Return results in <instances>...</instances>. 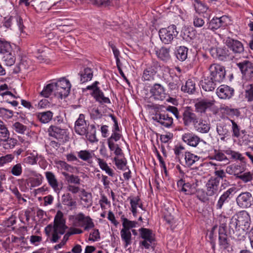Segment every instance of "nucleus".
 Listing matches in <instances>:
<instances>
[{
    "mask_svg": "<svg viewBox=\"0 0 253 253\" xmlns=\"http://www.w3.org/2000/svg\"><path fill=\"white\" fill-rule=\"evenodd\" d=\"M238 205L242 208H247L252 205L253 201L252 194L250 192L241 193L236 199Z\"/></svg>",
    "mask_w": 253,
    "mask_h": 253,
    "instance_id": "14",
    "label": "nucleus"
},
{
    "mask_svg": "<svg viewBox=\"0 0 253 253\" xmlns=\"http://www.w3.org/2000/svg\"><path fill=\"white\" fill-rule=\"evenodd\" d=\"M121 236L122 240L125 242V248L131 244V234L130 231L122 229L121 230Z\"/></svg>",
    "mask_w": 253,
    "mask_h": 253,
    "instance_id": "36",
    "label": "nucleus"
},
{
    "mask_svg": "<svg viewBox=\"0 0 253 253\" xmlns=\"http://www.w3.org/2000/svg\"><path fill=\"white\" fill-rule=\"evenodd\" d=\"M38 157L34 154H31L24 159V162L29 165H35L37 163Z\"/></svg>",
    "mask_w": 253,
    "mask_h": 253,
    "instance_id": "57",
    "label": "nucleus"
},
{
    "mask_svg": "<svg viewBox=\"0 0 253 253\" xmlns=\"http://www.w3.org/2000/svg\"><path fill=\"white\" fill-rule=\"evenodd\" d=\"M93 96L96 101L101 103H110L109 98L105 97L103 92L99 88H96L95 90H94Z\"/></svg>",
    "mask_w": 253,
    "mask_h": 253,
    "instance_id": "29",
    "label": "nucleus"
},
{
    "mask_svg": "<svg viewBox=\"0 0 253 253\" xmlns=\"http://www.w3.org/2000/svg\"><path fill=\"white\" fill-rule=\"evenodd\" d=\"M216 131L218 134L221 136H225L228 132L226 126L220 124L217 126Z\"/></svg>",
    "mask_w": 253,
    "mask_h": 253,
    "instance_id": "64",
    "label": "nucleus"
},
{
    "mask_svg": "<svg viewBox=\"0 0 253 253\" xmlns=\"http://www.w3.org/2000/svg\"><path fill=\"white\" fill-rule=\"evenodd\" d=\"M88 127L89 125L86 124L84 119V115L82 114H80L75 124L74 129L75 132L80 135H84L86 133Z\"/></svg>",
    "mask_w": 253,
    "mask_h": 253,
    "instance_id": "12",
    "label": "nucleus"
},
{
    "mask_svg": "<svg viewBox=\"0 0 253 253\" xmlns=\"http://www.w3.org/2000/svg\"><path fill=\"white\" fill-rule=\"evenodd\" d=\"M183 123L185 126H189L198 122V118L190 107H187L182 113Z\"/></svg>",
    "mask_w": 253,
    "mask_h": 253,
    "instance_id": "8",
    "label": "nucleus"
},
{
    "mask_svg": "<svg viewBox=\"0 0 253 253\" xmlns=\"http://www.w3.org/2000/svg\"><path fill=\"white\" fill-rule=\"evenodd\" d=\"M182 140L190 146L196 147L202 141L201 138L192 132H186L182 136Z\"/></svg>",
    "mask_w": 253,
    "mask_h": 253,
    "instance_id": "16",
    "label": "nucleus"
},
{
    "mask_svg": "<svg viewBox=\"0 0 253 253\" xmlns=\"http://www.w3.org/2000/svg\"><path fill=\"white\" fill-rule=\"evenodd\" d=\"M188 49L184 46H180L176 52V58L181 61H185L187 58Z\"/></svg>",
    "mask_w": 253,
    "mask_h": 253,
    "instance_id": "34",
    "label": "nucleus"
},
{
    "mask_svg": "<svg viewBox=\"0 0 253 253\" xmlns=\"http://www.w3.org/2000/svg\"><path fill=\"white\" fill-rule=\"evenodd\" d=\"M10 43L6 41H0V53L2 55L12 51Z\"/></svg>",
    "mask_w": 253,
    "mask_h": 253,
    "instance_id": "41",
    "label": "nucleus"
},
{
    "mask_svg": "<svg viewBox=\"0 0 253 253\" xmlns=\"http://www.w3.org/2000/svg\"><path fill=\"white\" fill-rule=\"evenodd\" d=\"M244 78L250 80L253 77V63L248 60H244L237 64Z\"/></svg>",
    "mask_w": 253,
    "mask_h": 253,
    "instance_id": "9",
    "label": "nucleus"
},
{
    "mask_svg": "<svg viewBox=\"0 0 253 253\" xmlns=\"http://www.w3.org/2000/svg\"><path fill=\"white\" fill-rule=\"evenodd\" d=\"M220 225L218 230L219 244L221 248L227 249L229 246V240L226 234V222L228 218L224 215L220 216Z\"/></svg>",
    "mask_w": 253,
    "mask_h": 253,
    "instance_id": "2",
    "label": "nucleus"
},
{
    "mask_svg": "<svg viewBox=\"0 0 253 253\" xmlns=\"http://www.w3.org/2000/svg\"><path fill=\"white\" fill-rule=\"evenodd\" d=\"M13 128L19 133H24L26 130L27 126L19 122H16L13 125Z\"/></svg>",
    "mask_w": 253,
    "mask_h": 253,
    "instance_id": "51",
    "label": "nucleus"
},
{
    "mask_svg": "<svg viewBox=\"0 0 253 253\" xmlns=\"http://www.w3.org/2000/svg\"><path fill=\"white\" fill-rule=\"evenodd\" d=\"M234 93V89L226 85H221L216 90V94L221 99H229Z\"/></svg>",
    "mask_w": 253,
    "mask_h": 253,
    "instance_id": "18",
    "label": "nucleus"
},
{
    "mask_svg": "<svg viewBox=\"0 0 253 253\" xmlns=\"http://www.w3.org/2000/svg\"><path fill=\"white\" fill-rule=\"evenodd\" d=\"M82 197L81 199L84 201L85 205L87 206H90L92 203V195L90 193L86 192L84 189L82 191Z\"/></svg>",
    "mask_w": 253,
    "mask_h": 253,
    "instance_id": "46",
    "label": "nucleus"
},
{
    "mask_svg": "<svg viewBox=\"0 0 253 253\" xmlns=\"http://www.w3.org/2000/svg\"><path fill=\"white\" fill-rule=\"evenodd\" d=\"M61 200L63 204L69 207H75L77 205L76 202L73 199L71 194L69 193L63 194Z\"/></svg>",
    "mask_w": 253,
    "mask_h": 253,
    "instance_id": "35",
    "label": "nucleus"
},
{
    "mask_svg": "<svg viewBox=\"0 0 253 253\" xmlns=\"http://www.w3.org/2000/svg\"><path fill=\"white\" fill-rule=\"evenodd\" d=\"M56 90V93L58 94L60 98L65 97L68 96L71 88V84L65 78H63L59 80L57 83L54 84Z\"/></svg>",
    "mask_w": 253,
    "mask_h": 253,
    "instance_id": "7",
    "label": "nucleus"
},
{
    "mask_svg": "<svg viewBox=\"0 0 253 253\" xmlns=\"http://www.w3.org/2000/svg\"><path fill=\"white\" fill-rule=\"evenodd\" d=\"M123 228L126 230L129 231L131 228L136 227L137 222L136 221H130L126 218H122Z\"/></svg>",
    "mask_w": 253,
    "mask_h": 253,
    "instance_id": "45",
    "label": "nucleus"
},
{
    "mask_svg": "<svg viewBox=\"0 0 253 253\" xmlns=\"http://www.w3.org/2000/svg\"><path fill=\"white\" fill-rule=\"evenodd\" d=\"M78 156L81 160L89 162L92 158V154L87 150H81L78 152Z\"/></svg>",
    "mask_w": 253,
    "mask_h": 253,
    "instance_id": "43",
    "label": "nucleus"
},
{
    "mask_svg": "<svg viewBox=\"0 0 253 253\" xmlns=\"http://www.w3.org/2000/svg\"><path fill=\"white\" fill-rule=\"evenodd\" d=\"M225 43L230 50L235 54H240L244 51L243 43L238 40L228 38L226 40Z\"/></svg>",
    "mask_w": 253,
    "mask_h": 253,
    "instance_id": "10",
    "label": "nucleus"
},
{
    "mask_svg": "<svg viewBox=\"0 0 253 253\" xmlns=\"http://www.w3.org/2000/svg\"><path fill=\"white\" fill-rule=\"evenodd\" d=\"M196 129L201 133H207L210 129V126L208 124L200 123L198 124Z\"/></svg>",
    "mask_w": 253,
    "mask_h": 253,
    "instance_id": "54",
    "label": "nucleus"
},
{
    "mask_svg": "<svg viewBox=\"0 0 253 253\" xmlns=\"http://www.w3.org/2000/svg\"><path fill=\"white\" fill-rule=\"evenodd\" d=\"M214 104L213 101L203 99L195 104L196 110L201 113H205L207 109L211 107Z\"/></svg>",
    "mask_w": 253,
    "mask_h": 253,
    "instance_id": "22",
    "label": "nucleus"
},
{
    "mask_svg": "<svg viewBox=\"0 0 253 253\" xmlns=\"http://www.w3.org/2000/svg\"><path fill=\"white\" fill-rule=\"evenodd\" d=\"M97 162L99 165L100 168L103 170L105 171L106 173H107L110 176H114V173L113 172V169L109 168L107 164L103 160L100 158H98Z\"/></svg>",
    "mask_w": 253,
    "mask_h": 253,
    "instance_id": "39",
    "label": "nucleus"
},
{
    "mask_svg": "<svg viewBox=\"0 0 253 253\" xmlns=\"http://www.w3.org/2000/svg\"><path fill=\"white\" fill-rule=\"evenodd\" d=\"M253 174L251 172H245L242 174L237 175V178L242 180L245 183L251 181L253 179Z\"/></svg>",
    "mask_w": 253,
    "mask_h": 253,
    "instance_id": "50",
    "label": "nucleus"
},
{
    "mask_svg": "<svg viewBox=\"0 0 253 253\" xmlns=\"http://www.w3.org/2000/svg\"><path fill=\"white\" fill-rule=\"evenodd\" d=\"M63 213L60 211H58L57 212L54 217V225L64 224V221L63 219Z\"/></svg>",
    "mask_w": 253,
    "mask_h": 253,
    "instance_id": "59",
    "label": "nucleus"
},
{
    "mask_svg": "<svg viewBox=\"0 0 253 253\" xmlns=\"http://www.w3.org/2000/svg\"><path fill=\"white\" fill-rule=\"evenodd\" d=\"M100 239V233L98 229H94L90 233L88 240L91 241H96Z\"/></svg>",
    "mask_w": 253,
    "mask_h": 253,
    "instance_id": "62",
    "label": "nucleus"
},
{
    "mask_svg": "<svg viewBox=\"0 0 253 253\" xmlns=\"http://www.w3.org/2000/svg\"><path fill=\"white\" fill-rule=\"evenodd\" d=\"M236 191V188L234 187L229 188L227 190L225 191L219 197L216 207L217 209H221L223 205L228 202L230 199V196L232 195L233 193Z\"/></svg>",
    "mask_w": 253,
    "mask_h": 253,
    "instance_id": "20",
    "label": "nucleus"
},
{
    "mask_svg": "<svg viewBox=\"0 0 253 253\" xmlns=\"http://www.w3.org/2000/svg\"><path fill=\"white\" fill-rule=\"evenodd\" d=\"M74 224L76 226L84 227L85 231H88L94 227L92 219L89 216H85L82 212L76 215L74 218Z\"/></svg>",
    "mask_w": 253,
    "mask_h": 253,
    "instance_id": "5",
    "label": "nucleus"
},
{
    "mask_svg": "<svg viewBox=\"0 0 253 253\" xmlns=\"http://www.w3.org/2000/svg\"><path fill=\"white\" fill-rule=\"evenodd\" d=\"M62 174L65 177V180L68 184H80L81 179L78 176L70 174L66 172H62Z\"/></svg>",
    "mask_w": 253,
    "mask_h": 253,
    "instance_id": "31",
    "label": "nucleus"
},
{
    "mask_svg": "<svg viewBox=\"0 0 253 253\" xmlns=\"http://www.w3.org/2000/svg\"><path fill=\"white\" fill-rule=\"evenodd\" d=\"M79 75L80 77V83L83 84L90 81L93 76V72L89 68H85L83 71L81 72Z\"/></svg>",
    "mask_w": 253,
    "mask_h": 253,
    "instance_id": "26",
    "label": "nucleus"
},
{
    "mask_svg": "<svg viewBox=\"0 0 253 253\" xmlns=\"http://www.w3.org/2000/svg\"><path fill=\"white\" fill-rule=\"evenodd\" d=\"M0 116L4 119H10L13 116V111L4 108H0Z\"/></svg>",
    "mask_w": 253,
    "mask_h": 253,
    "instance_id": "52",
    "label": "nucleus"
},
{
    "mask_svg": "<svg viewBox=\"0 0 253 253\" xmlns=\"http://www.w3.org/2000/svg\"><path fill=\"white\" fill-rule=\"evenodd\" d=\"M210 76L211 77L214 82L221 83L225 76V70L224 68L217 64H211L209 67Z\"/></svg>",
    "mask_w": 253,
    "mask_h": 253,
    "instance_id": "6",
    "label": "nucleus"
},
{
    "mask_svg": "<svg viewBox=\"0 0 253 253\" xmlns=\"http://www.w3.org/2000/svg\"><path fill=\"white\" fill-rule=\"evenodd\" d=\"M236 216L235 220L231 219L229 233L231 235H233L234 238H239L243 237L244 232L249 229L251 219L249 213L245 211L239 212Z\"/></svg>",
    "mask_w": 253,
    "mask_h": 253,
    "instance_id": "1",
    "label": "nucleus"
},
{
    "mask_svg": "<svg viewBox=\"0 0 253 253\" xmlns=\"http://www.w3.org/2000/svg\"><path fill=\"white\" fill-rule=\"evenodd\" d=\"M225 153L228 155L231 156V158L234 160H241L243 159L242 155L240 153L231 150H226Z\"/></svg>",
    "mask_w": 253,
    "mask_h": 253,
    "instance_id": "58",
    "label": "nucleus"
},
{
    "mask_svg": "<svg viewBox=\"0 0 253 253\" xmlns=\"http://www.w3.org/2000/svg\"><path fill=\"white\" fill-rule=\"evenodd\" d=\"M195 89V83L191 80L187 81L185 85L181 86V90L189 94L193 93Z\"/></svg>",
    "mask_w": 253,
    "mask_h": 253,
    "instance_id": "33",
    "label": "nucleus"
},
{
    "mask_svg": "<svg viewBox=\"0 0 253 253\" xmlns=\"http://www.w3.org/2000/svg\"><path fill=\"white\" fill-rule=\"evenodd\" d=\"M22 169L21 164H17L14 165L11 169L12 174L15 176H19L22 173Z\"/></svg>",
    "mask_w": 253,
    "mask_h": 253,
    "instance_id": "63",
    "label": "nucleus"
},
{
    "mask_svg": "<svg viewBox=\"0 0 253 253\" xmlns=\"http://www.w3.org/2000/svg\"><path fill=\"white\" fill-rule=\"evenodd\" d=\"M214 155L213 156L210 157V160H215L221 162L223 161L227 164L229 163L228 159L222 152L214 150Z\"/></svg>",
    "mask_w": 253,
    "mask_h": 253,
    "instance_id": "40",
    "label": "nucleus"
},
{
    "mask_svg": "<svg viewBox=\"0 0 253 253\" xmlns=\"http://www.w3.org/2000/svg\"><path fill=\"white\" fill-rule=\"evenodd\" d=\"M200 157L190 152L187 151L184 154L185 166L187 167H191L196 162L200 160Z\"/></svg>",
    "mask_w": 253,
    "mask_h": 253,
    "instance_id": "23",
    "label": "nucleus"
},
{
    "mask_svg": "<svg viewBox=\"0 0 253 253\" xmlns=\"http://www.w3.org/2000/svg\"><path fill=\"white\" fill-rule=\"evenodd\" d=\"M27 181V184L30 187V189L40 185L42 183V178H40L30 177Z\"/></svg>",
    "mask_w": 253,
    "mask_h": 253,
    "instance_id": "44",
    "label": "nucleus"
},
{
    "mask_svg": "<svg viewBox=\"0 0 253 253\" xmlns=\"http://www.w3.org/2000/svg\"><path fill=\"white\" fill-rule=\"evenodd\" d=\"M151 97L156 100H164L166 97V93L163 86L159 84H155L150 90Z\"/></svg>",
    "mask_w": 253,
    "mask_h": 253,
    "instance_id": "11",
    "label": "nucleus"
},
{
    "mask_svg": "<svg viewBox=\"0 0 253 253\" xmlns=\"http://www.w3.org/2000/svg\"><path fill=\"white\" fill-rule=\"evenodd\" d=\"M37 116L41 123L46 124L51 120L53 117V113L50 111L41 112L38 113Z\"/></svg>",
    "mask_w": 253,
    "mask_h": 253,
    "instance_id": "30",
    "label": "nucleus"
},
{
    "mask_svg": "<svg viewBox=\"0 0 253 253\" xmlns=\"http://www.w3.org/2000/svg\"><path fill=\"white\" fill-rule=\"evenodd\" d=\"M1 58L6 65L8 66H12L15 63L16 59L14 51H12L10 52L6 53L3 54Z\"/></svg>",
    "mask_w": 253,
    "mask_h": 253,
    "instance_id": "32",
    "label": "nucleus"
},
{
    "mask_svg": "<svg viewBox=\"0 0 253 253\" xmlns=\"http://www.w3.org/2000/svg\"><path fill=\"white\" fill-rule=\"evenodd\" d=\"M157 56L162 60H167L169 59V49L166 47H162L156 51Z\"/></svg>",
    "mask_w": 253,
    "mask_h": 253,
    "instance_id": "38",
    "label": "nucleus"
},
{
    "mask_svg": "<svg viewBox=\"0 0 253 253\" xmlns=\"http://www.w3.org/2000/svg\"><path fill=\"white\" fill-rule=\"evenodd\" d=\"M86 139L91 143H94L98 141V139L96 136V128L94 125H91L88 127L86 133L84 134Z\"/></svg>",
    "mask_w": 253,
    "mask_h": 253,
    "instance_id": "28",
    "label": "nucleus"
},
{
    "mask_svg": "<svg viewBox=\"0 0 253 253\" xmlns=\"http://www.w3.org/2000/svg\"><path fill=\"white\" fill-rule=\"evenodd\" d=\"M244 96L248 102L253 101V84H251L246 87Z\"/></svg>",
    "mask_w": 253,
    "mask_h": 253,
    "instance_id": "42",
    "label": "nucleus"
},
{
    "mask_svg": "<svg viewBox=\"0 0 253 253\" xmlns=\"http://www.w3.org/2000/svg\"><path fill=\"white\" fill-rule=\"evenodd\" d=\"M14 159V156L12 154H7L4 156L0 157V167L4 164L9 163Z\"/></svg>",
    "mask_w": 253,
    "mask_h": 253,
    "instance_id": "60",
    "label": "nucleus"
},
{
    "mask_svg": "<svg viewBox=\"0 0 253 253\" xmlns=\"http://www.w3.org/2000/svg\"><path fill=\"white\" fill-rule=\"evenodd\" d=\"M219 180L211 178L207 182L206 194L208 196H212L216 194L219 189Z\"/></svg>",
    "mask_w": 253,
    "mask_h": 253,
    "instance_id": "15",
    "label": "nucleus"
},
{
    "mask_svg": "<svg viewBox=\"0 0 253 253\" xmlns=\"http://www.w3.org/2000/svg\"><path fill=\"white\" fill-rule=\"evenodd\" d=\"M195 9L199 13H205L208 9V6L203 1L197 0Z\"/></svg>",
    "mask_w": 253,
    "mask_h": 253,
    "instance_id": "48",
    "label": "nucleus"
},
{
    "mask_svg": "<svg viewBox=\"0 0 253 253\" xmlns=\"http://www.w3.org/2000/svg\"><path fill=\"white\" fill-rule=\"evenodd\" d=\"M155 72L154 69L151 68H148L144 71L142 78L145 81H150L153 78Z\"/></svg>",
    "mask_w": 253,
    "mask_h": 253,
    "instance_id": "47",
    "label": "nucleus"
},
{
    "mask_svg": "<svg viewBox=\"0 0 253 253\" xmlns=\"http://www.w3.org/2000/svg\"><path fill=\"white\" fill-rule=\"evenodd\" d=\"M221 27L219 21H218L217 17L213 18L209 23L208 28L211 30H216Z\"/></svg>",
    "mask_w": 253,
    "mask_h": 253,
    "instance_id": "53",
    "label": "nucleus"
},
{
    "mask_svg": "<svg viewBox=\"0 0 253 253\" xmlns=\"http://www.w3.org/2000/svg\"><path fill=\"white\" fill-rule=\"evenodd\" d=\"M141 237L143 241L140 242V245L143 246L145 249H148L150 248L154 249L155 245V237L150 229L141 228L139 230Z\"/></svg>",
    "mask_w": 253,
    "mask_h": 253,
    "instance_id": "3",
    "label": "nucleus"
},
{
    "mask_svg": "<svg viewBox=\"0 0 253 253\" xmlns=\"http://www.w3.org/2000/svg\"><path fill=\"white\" fill-rule=\"evenodd\" d=\"M16 21L19 27L20 30L22 32L24 27L23 24V20L20 16L17 15L15 17L10 16L7 20H6L4 23V26L6 28L10 27L11 23L13 21Z\"/></svg>",
    "mask_w": 253,
    "mask_h": 253,
    "instance_id": "27",
    "label": "nucleus"
},
{
    "mask_svg": "<svg viewBox=\"0 0 253 253\" xmlns=\"http://www.w3.org/2000/svg\"><path fill=\"white\" fill-rule=\"evenodd\" d=\"M114 161L115 162V165L118 169L121 170L124 169L126 164V160L115 158Z\"/></svg>",
    "mask_w": 253,
    "mask_h": 253,
    "instance_id": "61",
    "label": "nucleus"
},
{
    "mask_svg": "<svg viewBox=\"0 0 253 253\" xmlns=\"http://www.w3.org/2000/svg\"><path fill=\"white\" fill-rule=\"evenodd\" d=\"M177 184L182 185L181 191L186 195H192L197 191V189H195L196 185H192V183L189 182L184 183L182 180L178 181Z\"/></svg>",
    "mask_w": 253,
    "mask_h": 253,
    "instance_id": "24",
    "label": "nucleus"
},
{
    "mask_svg": "<svg viewBox=\"0 0 253 253\" xmlns=\"http://www.w3.org/2000/svg\"><path fill=\"white\" fill-rule=\"evenodd\" d=\"M109 45L112 48L114 55L115 58L116 60V64H121V61H120V60L119 58V56H120V53L119 50L113 43H112L110 42H109Z\"/></svg>",
    "mask_w": 253,
    "mask_h": 253,
    "instance_id": "56",
    "label": "nucleus"
},
{
    "mask_svg": "<svg viewBox=\"0 0 253 253\" xmlns=\"http://www.w3.org/2000/svg\"><path fill=\"white\" fill-rule=\"evenodd\" d=\"M152 119L166 127H169L173 124V119L168 114L156 113L152 117Z\"/></svg>",
    "mask_w": 253,
    "mask_h": 253,
    "instance_id": "13",
    "label": "nucleus"
},
{
    "mask_svg": "<svg viewBox=\"0 0 253 253\" xmlns=\"http://www.w3.org/2000/svg\"><path fill=\"white\" fill-rule=\"evenodd\" d=\"M9 135V131L5 125L0 120V137L6 138Z\"/></svg>",
    "mask_w": 253,
    "mask_h": 253,
    "instance_id": "55",
    "label": "nucleus"
},
{
    "mask_svg": "<svg viewBox=\"0 0 253 253\" xmlns=\"http://www.w3.org/2000/svg\"><path fill=\"white\" fill-rule=\"evenodd\" d=\"M176 28V26L172 25L166 28L160 29L159 34L162 42L165 44L170 43L177 35L178 32Z\"/></svg>",
    "mask_w": 253,
    "mask_h": 253,
    "instance_id": "4",
    "label": "nucleus"
},
{
    "mask_svg": "<svg viewBox=\"0 0 253 253\" xmlns=\"http://www.w3.org/2000/svg\"><path fill=\"white\" fill-rule=\"evenodd\" d=\"M45 176L48 184L53 189L54 191L57 193H59L62 187L59 186V182L55 175V174L51 171H46Z\"/></svg>",
    "mask_w": 253,
    "mask_h": 253,
    "instance_id": "17",
    "label": "nucleus"
},
{
    "mask_svg": "<svg viewBox=\"0 0 253 253\" xmlns=\"http://www.w3.org/2000/svg\"><path fill=\"white\" fill-rule=\"evenodd\" d=\"M54 83L49 84H47L41 92V95L44 97H48L51 94V93L54 91L56 93V90L54 87Z\"/></svg>",
    "mask_w": 253,
    "mask_h": 253,
    "instance_id": "37",
    "label": "nucleus"
},
{
    "mask_svg": "<svg viewBox=\"0 0 253 253\" xmlns=\"http://www.w3.org/2000/svg\"><path fill=\"white\" fill-rule=\"evenodd\" d=\"M244 171V169L240 164H234L227 166L226 168V172L230 175H239Z\"/></svg>",
    "mask_w": 253,
    "mask_h": 253,
    "instance_id": "25",
    "label": "nucleus"
},
{
    "mask_svg": "<svg viewBox=\"0 0 253 253\" xmlns=\"http://www.w3.org/2000/svg\"><path fill=\"white\" fill-rule=\"evenodd\" d=\"M217 82H214L213 79L209 75L205 77L201 82L202 88L206 91H211L214 90L217 86Z\"/></svg>",
    "mask_w": 253,
    "mask_h": 253,
    "instance_id": "21",
    "label": "nucleus"
},
{
    "mask_svg": "<svg viewBox=\"0 0 253 253\" xmlns=\"http://www.w3.org/2000/svg\"><path fill=\"white\" fill-rule=\"evenodd\" d=\"M5 140L4 141V147L5 149H11L13 148L17 143V140L14 138H8V137L5 138Z\"/></svg>",
    "mask_w": 253,
    "mask_h": 253,
    "instance_id": "49",
    "label": "nucleus"
},
{
    "mask_svg": "<svg viewBox=\"0 0 253 253\" xmlns=\"http://www.w3.org/2000/svg\"><path fill=\"white\" fill-rule=\"evenodd\" d=\"M47 132L49 136L58 140L63 139L64 136H66L65 130L55 126H50Z\"/></svg>",
    "mask_w": 253,
    "mask_h": 253,
    "instance_id": "19",
    "label": "nucleus"
}]
</instances>
